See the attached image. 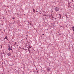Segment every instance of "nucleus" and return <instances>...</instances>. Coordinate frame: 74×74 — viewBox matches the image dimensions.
I'll return each instance as SVG.
<instances>
[{"mask_svg": "<svg viewBox=\"0 0 74 74\" xmlns=\"http://www.w3.org/2000/svg\"><path fill=\"white\" fill-rule=\"evenodd\" d=\"M55 10L56 12H57V11H59V8L58 7H56L55 8Z\"/></svg>", "mask_w": 74, "mask_h": 74, "instance_id": "obj_1", "label": "nucleus"}, {"mask_svg": "<svg viewBox=\"0 0 74 74\" xmlns=\"http://www.w3.org/2000/svg\"><path fill=\"white\" fill-rule=\"evenodd\" d=\"M72 30L74 32V26L72 28Z\"/></svg>", "mask_w": 74, "mask_h": 74, "instance_id": "obj_4", "label": "nucleus"}, {"mask_svg": "<svg viewBox=\"0 0 74 74\" xmlns=\"http://www.w3.org/2000/svg\"><path fill=\"white\" fill-rule=\"evenodd\" d=\"M2 74H3V73H2Z\"/></svg>", "mask_w": 74, "mask_h": 74, "instance_id": "obj_10", "label": "nucleus"}, {"mask_svg": "<svg viewBox=\"0 0 74 74\" xmlns=\"http://www.w3.org/2000/svg\"><path fill=\"white\" fill-rule=\"evenodd\" d=\"M12 19H15V18L14 17H13L12 18Z\"/></svg>", "mask_w": 74, "mask_h": 74, "instance_id": "obj_7", "label": "nucleus"}, {"mask_svg": "<svg viewBox=\"0 0 74 74\" xmlns=\"http://www.w3.org/2000/svg\"><path fill=\"white\" fill-rule=\"evenodd\" d=\"M47 70L49 71H50V69H49V68H48L47 69Z\"/></svg>", "mask_w": 74, "mask_h": 74, "instance_id": "obj_3", "label": "nucleus"}, {"mask_svg": "<svg viewBox=\"0 0 74 74\" xmlns=\"http://www.w3.org/2000/svg\"><path fill=\"white\" fill-rule=\"evenodd\" d=\"M11 49L10 48V47L9 48V49H8L9 51H10V50H11Z\"/></svg>", "mask_w": 74, "mask_h": 74, "instance_id": "obj_5", "label": "nucleus"}, {"mask_svg": "<svg viewBox=\"0 0 74 74\" xmlns=\"http://www.w3.org/2000/svg\"><path fill=\"white\" fill-rule=\"evenodd\" d=\"M42 35H44V34H42Z\"/></svg>", "mask_w": 74, "mask_h": 74, "instance_id": "obj_9", "label": "nucleus"}, {"mask_svg": "<svg viewBox=\"0 0 74 74\" xmlns=\"http://www.w3.org/2000/svg\"><path fill=\"white\" fill-rule=\"evenodd\" d=\"M5 39H7V37H6L5 38Z\"/></svg>", "mask_w": 74, "mask_h": 74, "instance_id": "obj_8", "label": "nucleus"}, {"mask_svg": "<svg viewBox=\"0 0 74 74\" xmlns=\"http://www.w3.org/2000/svg\"><path fill=\"white\" fill-rule=\"evenodd\" d=\"M7 55H8V56H11V54L10 53H8L7 54Z\"/></svg>", "mask_w": 74, "mask_h": 74, "instance_id": "obj_2", "label": "nucleus"}, {"mask_svg": "<svg viewBox=\"0 0 74 74\" xmlns=\"http://www.w3.org/2000/svg\"><path fill=\"white\" fill-rule=\"evenodd\" d=\"M33 11L34 12V11H35V10H34V9H33Z\"/></svg>", "mask_w": 74, "mask_h": 74, "instance_id": "obj_6", "label": "nucleus"}]
</instances>
